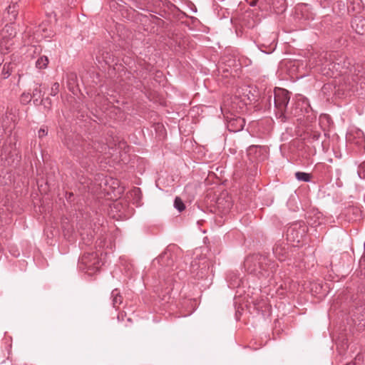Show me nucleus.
<instances>
[{
    "label": "nucleus",
    "mask_w": 365,
    "mask_h": 365,
    "mask_svg": "<svg viewBox=\"0 0 365 365\" xmlns=\"http://www.w3.org/2000/svg\"><path fill=\"white\" fill-rule=\"evenodd\" d=\"M271 4L276 14L283 13L286 10L285 0H271Z\"/></svg>",
    "instance_id": "9d476101"
},
{
    "label": "nucleus",
    "mask_w": 365,
    "mask_h": 365,
    "mask_svg": "<svg viewBox=\"0 0 365 365\" xmlns=\"http://www.w3.org/2000/svg\"><path fill=\"white\" fill-rule=\"evenodd\" d=\"M359 269L361 274L365 276V255L359 260Z\"/></svg>",
    "instance_id": "393cba45"
},
{
    "label": "nucleus",
    "mask_w": 365,
    "mask_h": 365,
    "mask_svg": "<svg viewBox=\"0 0 365 365\" xmlns=\"http://www.w3.org/2000/svg\"><path fill=\"white\" fill-rule=\"evenodd\" d=\"M345 365H352L351 363H346Z\"/></svg>",
    "instance_id": "c9c22d12"
},
{
    "label": "nucleus",
    "mask_w": 365,
    "mask_h": 365,
    "mask_svg": "<svg viewBox=\"0 0 365 365\" xmlns=\"http://www.w3.org/2000/svg\"><path fill=\"white\" fill-rule=\"evenodd\" d=\"M41 103H42L46 108L49 109L51 106V100L48 97H46L41 101Z\"/></svg>",
    "instance_id": "a878e982"
},
{
    "label": "nucleus",
    "mask_w": 365,
    "mask_h": 365,
    "mask_svg": "<svg viewBox=\"0 0 365 365\" xmlns=\"http://www.w3.org/2000/svg\"><path fill=\"white\" fill-rule=\"evenodd\" d=\"M328 66H332V67H334V66L333 65V63H331L330 64H328Z\"/></svg>",
    "instance_id": "72a5a7b5"
},
{
    "label": "nucleus",
    "mask_w": 365,
    "mask_h": 365,
    "mask_svg": "<svg viewBox=\"0 0 365 365\" xmlns=\"http://www.w3.org/2000/svg\"><path fill=\"white\" fill-rule=\"evenodd\" d=\"M364 362V355L361 353H359L354 358V361H351L350 363L352 364V365H363Z\"/></svg>",
    "instance_id": "412c9836"
},
{
    "label": "nucleus",
    "mask_w": 365,
    "mask_h": 365,
    "mask_svg": "<svg viewBox=\"0 0 365 365\" xmlns=\"http://www.w3.org/2000/svg\"><path fill=\"white\" fill-rule=\"evenodd\" d=\"M12 23L13 22H11L10 24H6L3 29V33L9 34V36H15L16 35V31L13 29Z\"/></svg>",
    "instance_id": "a211bd4d"
},
{
    "label": "nucleus",
    "mask_w": 365,
    "mask_h": 365,
    "mask_svg": "<svg viewBox=\"0 0 365 365\" xmlns=\"http://www.w3.org/2000/svg\"><path fill=\"white\" fill-rule=\"evenodd\" d=\"M112 304L117 308L123 302V297L118 289H114L111 292Z\"/></svg>",
    "instance_id": "f8f14e48"
},
{
    "label": "nucleus",
    "mask_w": 365,
    "mask_h": 365,
    "mask_svg": "<svg viewBox=\"0 0 365 365\" xmlns=\"http://www.w3.org/2000/svg\"><path fill=\"white\" fill-rule=\"evenodd\" d=\"M169 259V256L168 255V254L164 253V254L160 255L157 259H155V261L158 263L160 264L161 265H164L165 259Z\"/></svg>",
    "instance_id": "b1692460"
},
{
    "label": "nucleus",
    "mask_w": 365,
    "mask_h": 365,
    "mask_svg": "<svg viewBox=\"0 0 365 365\" xmlns=\"http://www.w3.org/2000/svg\"><path fill=\"white\" fill-rule=\"evenodd\" d=\"M327 53H323V56H322V54H321L320 55L321 57L319 58V61H316L315 66H324V59H327Z\"/></svg>",
    "instance_id": "bb28decb"
},
{
    "label": "nucleus",
    "mask_w": 365,
    "mask_h": 365,
    "mask_svg": "<svg viewBox=\"0 0 365 365\" xmlns=\"http://www.w3.org/2000/svg\"><path fill=\"white\" fill-rule=\"evenodd\" d=\"M3 61V60H1V58H0V64H1V61Z\"/></svg>",
    "instance_id": "e433bc0d"
},
{
    "label": "nucleus",
    "mask_w": 365,
    "mask_h": 365,
    "mask_svg": "<svg viewBox=\"0 0 365 365\" xmlns=\"http://www.w3.org/2000/svg\"><path fill=\"white\" fill-rule=\"evenodd\" d=\"M41 84L35 83L34 87L32 90L31 96L32 98H34V104L38 105V99L41 98L43 96L42 90L41 88Z\"/></svg>",
    "instance_id": "9b49d317"
},
{
    "label": "nucleus",
    "mask_w": 365,
    "mask_h": 365,
    "mask_svg": "<svg viewBox=\"0 0 365 365\" xmlns=\"http://www.w3.org/2000/svg\"><path fill=\"white\" fill-rule=\"evenodd\" d=\"M321 138V133L317 130H312L309 137L308 140L310 143H315L318 142L319 140V138Z\"/></svg>",
    "instance_id": "dca6fc26"
},
{
    "label": "nucleus",
    "mask_w": 365,
    "mask_h": 365,
    "mask_svg": "<svg viewBox=\"0 0 365 365\" xmlns=\"http://www.w3.org/2000/svg\"><path fill=\"white\" fill-rule=\"evenodd\" d=\"M351 27L359 34H364L365 32V19L361 16H355L351 22Z\"/></svg>",
    "instance_id": "6e6552de"
},
{
    "label": "nucleus",
    "mask_w": 365,
    "mask_h": 365,
    "mask_svg": "<svg viewBox=\"0 0 365 365\" xmlns=\"http://www.w3.org/2000/svg\"><path fill=\"white\" fill-rule=\"evenodd\" d=\"M358 71L357 76L359 77H364L365 76V63L361 65H357V67L355 68V71Z\"/></svg>",
    "instance_id": "4be33fe9"
},
{
    "label": "nucleus",
    "mask_w": 365,
    "mask_h": 365,
    "mask_svg": "<svg viewBox=\"0 0 365 365\" xmlns=\"http://www.w3.org/2000/svg\"><path fill=\"white\" fill-rule=\"evenodd\" d=\"M59 87L60 86L58 83H54L51 86L50 95L52 96H56L59 92Z\"/></svg>",
    "instance_id": "5701e85b"
},
{
    "label": "nucleus",
    "mask_w": 365,
    "mask_h": 365,
    "mask_svg": "<svg viewBox=\"0 0 365 365\" xmlns=\"http://www.w3.org/2000/svg\"><path fill=\"white\" fill-rule=\"evenodd\" d=\"M245 125V120L241 117L233 116L227 118V128L230 132H239L243 129Z\"/></svg>",
    "instance_id": "20e7f679"
},
{
    "label": "nucleus",
    "mask_w": 365,
    "mask_h": 365,
    "mask_svg": "<svg viewBox=\"0 0 365 365\" xmlns=\"http://www.w3.org/2000/svg\"><path fill=\"white\" fill-rule=\"evenodd\" d=\"M245 267L249 273L258 278H267L276 271L277 264L266 255L253 254L245 259Z\"/></svg>",
    "instance_id": "f257e3e1"
},
{
    "label": "nucleus",
    "mask_w": 365,
    "mask_h": 365,
    "mask_svg": "<svg viewBox=\"0 0 365 365\" xmlns=\"http://www.w3.org/2000/svg\"><path fill=\"white\" fill-rule=\"evenodd\" d=\"M356 134H357V135H358V137H359V140H360L361 142H363V135H364V133H363L361 130H358V131L356 132Z\"/></svg>",
    "instance_id": "c85d7f7f"
},
{
    "label": "nucleus",
    "mask_w": 365,
    "mask_h": 365,
    "mask_svg": "<svg viewBox=\"0 0 365 365\" xmlns=\"http://www.w3.org/2000/svg\"><path fill=\"white\" fill-rule=\"evenodd\" d=\"M304 232V228L297 227V225L292 226L287 230V239L291 242H299L302 240Z\"/></svg>",
    "instance_id": "39448f33"
},
{
    "label": "nucleus",
    "mask_w": 365,
    "mask_h": 365,
    "mask_svg": "<svg viewBox=\"0 0 365 365\" xmlns=\"http://www.w3.org/2000/svg\"><path fill=\"white\" fill-rule=\"evenodd\" d=\"M174 207L179 212H182L185 210V206L182 202V200L179 197H176L174 200Z\"/></svg>",
    "instance_id": "f3484780"
},
{
    "label": "nucleus",
    "mask_w": 365,
    "mask_h": 365,
    "mask_svg": "<svg viewBox=\"0 0 365 365\" xmlns=\"http://www.w3.org/2000/svg\"><path fill=\"white\" fill-rule=\"evenodd\" d=\"M12 68H13V66H12L11 63H4L2 67L1 73V78L3 79L8 78L11 73Z\"/></svg>",
    "instance_id": "ddd939ff"
},
{
    "label": "nucleus",
    "mask_w": 365,
    "mask_h": 365,
    "mask_svg": "<svg viewBox=\"0 0 365 365\" xmlns=\"http://www.w3.org/2000/svg\"><path fill=\"white\" fill-rule=\"evenodd\" d=\"M271 98H272V95L270 94L268 96V101H269V105L271 104Z\"/></svg>",
    "instance_id": "c756f323"
},
{
    "label": "nucleus",
    "mask_w": 365,
    "mask_h": 365,
    "mask_svg": "<svg viewBox=\"0 0 365 365\" xmlns=\"http://www.w3.org/2000/svg\"><path fill=\"white\" fill-rule=\"evenodd\" d=\"M289 93L283 88H275L274 90V104L275 108L284 115L289 102Z\"/></svg>",
    "instance_id": "7ed1b4c3"
},
{
    "label": "nucleus",
    "mask_w": 365,
    "mask_h": 365,
    "mask_svg": "<svg viewBox=\"0 0 365 365\" xmlns=\"http://www.w3.org/2000/svg\"><path fill=\"white\" fill-rule=\"evenodd\" d=\"M295 178L299 181L302 182H310L312 180V175L304 172H297L295 173Z\"/></svg>",
    "instance_id": "2eb2a0df"
},
{
    "label": "nucleus",
    "mask_w": 365,
    "mask_h": 365,
    "mask_svg": "<svg viewBox=\"0 0 365 365\" xmlns=\"http://www.w3.org/2000/svg\"><path fill=\"white\" fill-rule=\"evenodd\" d=\"M48 58L46 56H40L36 61V67L38 69H44L47 67L48 64Z\"/></svg>",
    "instance_id": "4468645a"
},
{
    "label": "nucleus",
    "mask_w": 365,
    "mask_h": 365,
    "mask_svg": "<svg viewBox=\"0 0 365 365\" xmlns=\"http://www.w3.org/2000/svg\"><path fill=\"white\" fill-rule=\"evenodd\" d=\"M347 138H348V140H351V134L349 133Z\"/></svg>",
    "instance_id": "2f4dec72"
},
{
    "label": "nucleus",
    "mask_w": 365,
    "mask_h": 365,
    "mask_svg": "<svg viewBox=\"0 0 365 365\" xmlns=\"http://www.w3.org/2000/svg\"><path fill=\"white\" fill-rule=\"evenodd\" d=\"M264 150L265 148L260 145H250L247 149V154L250 155L253 153L261 152L262 150Z\"/></svg>",
    "instance_id": "aec40b11"
},
{
    "label": "nucleus",
    "mask_w": 365,
    "mask_h": 365,
    "mask_svg": "<svg viewBox=\"0 0 365 365\" xmlns=\"http://www.w3.org/2000/svg\"><path fill=\"white\" fill-rule=\"evenodd\" d=\"M47 134H48V130H47V129H46L44 128H41L38 132V138H40L46 136Z\"/></svg>",
    "instance_id": "cd10ccee"
},
{
    "label": "nucleus",
    "mask_w": 365,
    "mask_h": 365,
    "mask_svg": "<svg viewBox=\"0 0 365 365\" xmlns=\"http://www.w3.org/2000/svg\"><path fill=\"white\" fill-rule=\"evenodd\" d=\"M103 264L97 252L85 253L78 261V267L90 275L97 272Z\"/></svg>",
    "instance_id": "f03ea898"
},
{
    "label": "nucleus",
    "mask_w": 365,
    "mask_h": 365,
    "mask_svg": "<svg viewBox=\"0 0 365 365\" xmlns=\"http://www.w3.org/2000/svg\"><path fill=\"white\" fill-rule=\"evenodd\" d=\"M359 304V303L356 302L354 306H357Z\"/></svg>",
    "instance_id": "f704fd0d"
},
{
    "label": "nucleus",
    "mask_w": 365,
    "mask_h": 365,
    "mask_svg": "<svg viewBox=\"0 0 365 365\" xmlns=\"http://www.w3.org/2000/svg\"><path fill=\"white\" fill-rule=\"evenodd\" d=\"M19 6L18 3L16 2H11V4L7 7V11L9 16V21L11 22H14L18 16Z\"/></svg>",
    "instance_id": "1a4fd4ad"
},
{
    "label": "nucleus",
    "mask_w": 365,
    "mask_h": 365,
    "mask_svg": "<svg viewBox=\"0 0 365 365\" xmlns=\"http://www.w3.org/2000/svg\"><path fill=\"white\" fill-rule=\"evenodd\" d=\"M86 148H81V149H77L78 152H82V155H91V157H94V153H102L103 151V147L101 146L99 143H93L92 145L88 143L86 145Z\"/></svg>",
    "instance_id": "423d86ee"
},
{
    "label": "nucleus",
    "mask_w": 365,
    "mask_h": 365,
    "mask_svg": "<svg viewBox=\"0 0 365 365\" xmlns=\"http://www.w3.org/2000/svg\"><path fill=\"white\" fill-rule=\"evenodd\" d=\"M321 147L322 148V150H324V142H321L320 143Z\"/></svg>",
    "instance_id": "7c9ffc66"
},
{
    "label": "nucleus",
    "mask_w": 365,
    "mask_h": 365,
    "mask_svg": "<svg viewBox=\"0 0 365 365\" xmlns=\"http://www.w3.org/2000/svg\"><path fill=\"white\" fill-rule=\"evenodd\" d=\"M273 253L279 261L283 262L289 255L288 247L283 243L276 244L273 248Z\"/></svg>",
    "instance_id": "0eeeda50"
},
{
    "label": "nucleus",
    "mask_w": 365,
    "mask_h": 365,
    "mask_svg": "<svg viewBox=\"0 0 365 365\" xmlns=\"http://www.w3.org/2000/svg\"><path fill=\"white\" fill-rule=\"evenodd\" d=\"M76 78V76H73L72 77V78H71V80H74V78Z\"/></svg>",
    "instance_id": "473e14b6"
},
{
    "label": "nucleus",
    "mask_w": 365,
    "mask_h": 365,
    "mask_svg": "<svg viewBox=\"0 0 365 365\" xmlns=\"http://www.w3.org/2000/svg\"><path fill=\"white\" fill-rule=\"evenodd\" d=\"M31 99L32 96L30 93H23L21 96V102L24 105L30 103Z\"/></svg>",
    "instance_id": "6ab92c4d"
}]
</instances>
